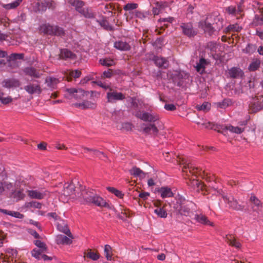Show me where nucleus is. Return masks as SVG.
<instances>
[{
  "label": "nucleus",
  "mask_w": 263,
  "mask_h": 263,
  "mask_svg": "<svg viewBox=\"0 0 263 263\" xmlns=\"http://www.w3.org/2000/svg\"><path fill=\"white\" fill-rule=\"evenodd\" d=\"M204 172L201 168L193 166L182 156V177L184 179H189L186 183L192 187L196 186L199 189L202 190L203 185L197 179V175L202 176Z\"/></svg>",
  "instance_id": "1"
},
{
  "label": "nucleus",
  "mask_w": 263,
  "mask_h": 263,
  "mask_svg": "<svg viewBox=\"0 0 263 263\" xmlns=\"http://www.w3.org/2000/svg\"><path fill=\"white\" fill-rule=\"evenodd\" d=\"M197 124L203 126L206 128L213 129L217 131L218 133H221L224 135L227 134L228 130L236 134H241L244 131L243 128H240L238 126L234 127L231 125H221L218 124H215L213 122H208L200 123H197Z\"/></svg>",
  "instance_id": "2"
},
{
  "label": "nucleus",
  "mask_w": 263,
  "mask_h": 263,
  "mask_svg": "<svg viewBox=\"0 0 263 263\" xmlns=\"http://www.w3.org/2000/svg\"><path fill=\"white\" fill-rule=\"evenodd\" d=\"M40 31L45 34L63 36L65 35L64 29L57 25L44 24L40 26Z\"/></svg>",
  "instance_id": "3"
},
{
  "label": "nucleus",
  "mask_w": 263,
  "mask_h": 263,
  "mask_svg": "<svg viewBox=\"0 0 263 263\" xmlns=\"http://www.w3.org/2000/svg\"><path fill=\"white\" fill-rule=\"evenodd\" d=\"M80 187H76L73 182L66 183L64 184L62 195L65 197L72 196V198H80L79 191Z\"/></svg>",
  "instance_id": "4"
},
{
  "label": "nucleus",
  "mask_w": 263,
  "mask_h": 263,
  "mask_svg": "<svg viewBox=\"0 0 263 263\" xmlns=\"http://www.w3.org/2000/svg\"><path fill=\"white\" fill-rule=\"evenodd\" d=\"M263 109V96H256L249 104V110L252 113L256 112Z\"/></svg>",
  "instance_id": "5"
},
{
  "label": "nucleus",
  "mask_w": 263,
  "mask_h": 263,
  "mask_svg": "<svg viewBox=\"0 0 263 263\" xmlns=\"http://www.w3.org/2000/svg\"><path fill=\"white\" fill-rule=\"evenodd\" d=\"M134 115L137 118L145 122H155L159 120V116L157 114L141 112L140 110L136 111Z\"/></svg>",
  "instance_id": "6"
},
{
  "label": "nucleus",
  "mask_w": 263,
  "mask_h": 263,
  "mask_svg": "<svg viewBox=\"0 0 263 263\" xmlns=\"http://www.w3.org/2000/svg\"><path fill=\"white\" fill-rule=\"evenodd\" d=\"M107 102L110 103H115L118 101L125 99V97L122 92H118L112 88L106 93Z\"/></svg>",
  "instance_id": "7"
},
{
  "label": "nucleus",
  "mask_w": 263,
  "mask_h": 263,
  "mask_svg": "<svg viewBox=\"0 0 263 263\" xmlns=\"http://www.w3.org/2000/svg\"><path fill=\"white\" fill-rule=\"evenodd\" d=\"M194 203L190 201H185V199L182 197V216L189 217L191 219L195 214L193 212Z\"/></svg>",
  "instance_id": "8"
},
{
  "label": "nucleus",
  "mask_w": 263,
  "mask_h": 263,
  "mask_svg": "<svg viewBox=\"0 0 263 263\" xmlns=\"http://www.w3.org/2000/svg\"><path fill=\"white\" fill-rule=\"evenodd\" d=\"M223 199L224 201L229 205V208L236 211H242L244 209V206L239 204L237 200L232 196H223Z\"/></svg>",
  "instance_id": "9"
},
{
  "label": "nucleus",
  "mask_w": 263,
  "mask_h": 263,
  "mask_svg": "<svg viewBox=\"0 0 263 263\" xmlns=\"http://www.w3.org/2000/svg\"><path fill=\"white\" fill-rule=\"evenodd\" d=\"M212 16L210 15L206 17V20L202 23H201V27L203 29L204 32L209 36L212 35L214 32L217 30L215 27L212 26L211 23Z\"/></svg>",
  "instance_id": "10"
},
{
  "label": "nucleus",
  "mask_w": 263,
  "mask_h": 263,
  "mask_svg": "<svg viewBox=\"0 0 263 263\" xmlns=\"http://www.w3.org/2000/svg\"><path fill=\"white\" fill-rule=\"evenodd\" d=\"M191 219L195 220L196 222L203 225L214 226L213 223L211 222L208 218L202 213H195Z\"/></svg>",
  "instance_id": "11"
},
{
  "label": "nucleus",
  "mask_w": 263,
  "mask_h": 263,
  "mask_svg": "<svg viewBox=\"0 0 263 263\" xmlns=\"http://www.w3.org/2000/svg\"><path fill=\"white\" fill-rule=\"evenodd\" d=\"M2 86L8 89L18 87L21 85L20 81L14 78L4 80L2 82Z\"/></svg>",
  "instance_id": "12"
},
{
  "label": "nucleus",
  "mask_w": 263,
  "mask_h": 263,
  "mask_svg": "<svg viewBox=\"0 0 263 263\" xmlns=\"http://www.w3.org/2000/svg\"><path fill=\"white\" fill-rule=\"evenodd\" d=\"M66 91L70 95H72L73 97L76 99H80L83 98L85 95L88 93L87 92L84 91L81 88H66Z\"/></svg>",
  "instance_id": "13"
},
{
  "label": "nucleus",
  "mask_w": 263,
  "mask_h": 263,
  "mask_svg": "<svg viewBox=\"0 0 263 263\" xmlns=\"http://www.w3.org/2000/svg\"><path fill=\"white\" fill-rule=\"evenodd\" d=\"M58 230L67 235L71 239L73 238V235L70 232L67 223L63 220H60L57 223Z\"/></svg>",
  "instance_id": "14"
},
{
  "label": "nucleus",
  "mask_w": 263,
  "mask_h": 263,
  "mask_svg": "<svg viewBox=\"0 0 263 263\" xmlns=\"http://www.w3.org/2000/svg\"><path fill=\"white\" fill-rule=\"evenodd\" d=\"M90 203H92L96 206H98L100 208H109V205L108 203L106 201V200L96 194H95L93 197V199H92Z\"/></svg>",
  "instance_id": "15"
},
{
  "label": "nucleus",
  "mask_w": 263,
  "mask_h": 263,
  "mask_svg": "<svg viewBox=\"0 0 263 263\" xmlns=\"http://www.w3.org/2000/svg\"><path fill=\"white\" fill-rule=\"evenodd\" d=\"M229 77L232 79H240L243 75V71L239 67H233L228 70Z\"/></svg>",
  "instance_id": "16"
},
{
  "label": "nucleus",
  "mask_w": 263,
  "mask_h": 263,
  "mask_svg": "<svg viewBox=\"0 0 263 263\" xmlns=\"http://www.w3.org/2000/svg\"><path fill=\"white\" fill-rule=\"evenodd\" d=\"M36 5L39 11H44L47 8L49 9H54L55 8V3L52 0H44L41 3H37Z\"/></svg>",
  "instance_id": "17"
},
{
  "label": "nucleus",
  "mask_w": 263,
  "mask_h": 263,
  "mask_svg": "<svg viewBox=\"0 0 263 263\" xmlns=\"http://www.w3.org/2000/svg\"><path fill=\"white\" fill-rule=\"evenodd\" d=\"M143 125L144 126V127H142L143 133L154 136H156L158 134L159 130L154 124H143Z\"/></svg>",
  "instance_id": "18"
},
{
  "label": "nucleus",
  "mask_w": 263,
  "mask_h": 263,
  "mask_svg": "<svg viewBox=\"0 0 263 263\" xmlns=\"http://www.w3.org/2000/svg\"><path fill=\"white\" fill-rule=\"evenodd\" d=\"M24 89L29 94H40L42 92V88L39 84L34 85L29 83L24 87Z\"/></svg>",
  "instance_id": "19"
},
{
  "label": "nucleus",
  "mask_w": 263,
  "mask_h": 263,
  "mask_svg": "<svg viewBox=\"0 0 263 263\" xmlns=\"http://www.w3.org/2000/svg\"><path fill=\"white\" fill-rule=\"evenodd\" d=\"M25 74L34 78H40L42 75L39 71L33 67H27L23 69Z\"/></svg>",
  "instance_id": "20"
},
{
  "label": "nucleus",
  "mask_w": 263,
  "mask_h": 263,
  "mask_svg": "<svg viewBox=\"0 0 263 263\" xmlns=\"http://www.w3.org/2000/svg\"><path fill=\"white\" fill-rule=\"evenodd\" d=\"M153 61L156 65L159 68L166 69L168 66V61L164 58L155 56L153 58Z\"/></svg>",
  "instance_id": "21"
},
{
  "label": "nucleus",
  "mask_w": 263,
  "mask_h": 263,
  "mask_svg": "<svg viewBox=\"0 0 263 263\" xmlns=\"http://www.w3.org/2000/svg\"><path fill=\"white\" fill-rule=\"evenodd\" d=\"M182 29L183 33L189 37L194 36L197 34L191 24H184L182 25Z\"/></svg>",
  "instance_id": "22"
},
{
  "label": "nucleus",
  "mask_w": 263,
  "mask_h": 263,
  "mask_svg": "<svg viewBox=\"0 0 263 263\" xmlns=\"http://www.w3.org/2000/svg\"><path fill=\"white\" fill-rule=\"evenodd\" d=\"M95 194V193L86 190H82L81 193H79V195H81L80 198H82L86 203H90Z\"/></svg>",
  "instance_id": "23"
},
{
  "label": "nucleus",
  "mask_w": 263,
  "mask_h": 263,
  "mask_svg": "<svg viewBox=\"0 0 263 263\" xmlns=\"http://www.w3.org/2000/svg\"><path fill=\"white\" fill-rule=\"evenodd\" d=\"M73 105L76 107H79L83 109H94L96 107V104L89 101H85L81 103H74Z\"/></svg>",
  "instance_id": "24"
},
{
  "label": "nucleus",
  "mask_w": 263,
  "mask_h": 263,
  "mask_svg": "<svg viewBox=\"0 0 263 263\" xmlns=\"http://www.w3.org/2000/svg\"><path fill=\"white\" fill-rule=\"evenodd\" d=\"M76 58V55L73 53L71 51L67 49H62L61 50L60 53L59 54V59L62 60H67L68 59H74Z\"/></svg>",
  "instance_id": "25"
},
{
  "label": "nucleus",
  "mask_w": 263,
  "mask_h": 263,
  "mask_svg": "<svg viewBox=\"0 0 263 263\" xmlns=\"http://www.w3.org/2000/svg\"><path fill=\"white\" fill-rule=\"evenodd\" d=\"M69 238L64 235H58L55 238V242L58 245H70L72 241L71 238Z\"/></svg>",
  "instance_id": "26"
},
{
  "label": "nucleus",
  "mask_w": 263,
  "mask_h": 263,
  "mask_svg": "<svg viewBox=\"0 0 263 263\" xmlns=\"http://www.w3.org/2000/svg\"><path fill=\"white\" fill-rule=\"evenodd\" d=\"M250 201L254 205L252 206L254 211L257 212L262 207L260 201L254 195L252 194L250 198Z\"/></svg>",
  "instance_id": "27"
},
{
  "label": "nucleus",
  "mask_w": 263,
  "mask_h": 263,
  "mask_svg": "<svg viewBox=\"0 0 263 263\" xmlns=\"http://www.w3.org/2000/svg\"><path fill=\"white\" fill-rule=\"evenodd\" d=\"M156 191L160 193L161 196L163 198L170 197L173 196L170 188L168 187H162L161 188H158Z\"/></svg>",
  "instance_id": "28"
},
{
  "label": "nucleus",
  "mask_w": 263,
  "mask_h": 263,
  "mask_svg": "<svg viewBox=\"0 0 263 263\" xmlns=\"http://www.w3.org/2000/svg\"><path fill=\"white\" fill-rule=\"evenodd\" d=\"M212 19H213V25H214L215 28L219 31L223 27V20L219 15H212Z\"/></svg>",
  "instance_id": "29"
},
{
  "label": "nucleus",
  "mask_w": 263,
  "mask_h": 263,
  "mask_svg": "<svg viewBox=\"0 0 263 263\" xmlns=\"http://www.w3.org/2000/svg\"><path fill=\"white\" fill-rule=\"evenodd\" d=\"M114 46L117 49L123 51H128L130 49V46L127 43L123 41L115 42Z\"/></svg>",
  "instance_id": "30"
},
{
  "label": "nucleus",
  "mask_w": 263,
  "mask_h": 263,
  "mask_svg": "<svg viewBox=\"0 0 263 263\" xmlns=\"http://www.w3.org/2000/svg\"><path fill=\"white\" fill-rule=\"evenodd\" d=\"M129 172L131 175L141 178L145 177L146 174L140 168L136 166L133 167L130 170H129Z\"/></svg>",
  "instance_id": "31"
},
{
  "label": "nucleus",
  "mask_w": 263,
  "mask_h": 263,
  "mask_svg": "<svg viewBox=\"0 0 263 263\" xmlns=\"http://www.w3.org/2000/svg\"><path fill=\"white\" fill-rule=\"evenodd\" d=\"M59 81L58 79L53 77H47L45 79V83L47 86L51 88L55 89Z\"/></svg>",
  "instance_id": "32"
},
{
  "label": "nucleus",
  "mask_w": 263,
  "mask_h": 263,
  "mask_svg": "<svg viewBox=\"0 0 263 263\" xmlns=\"http://www.w3.org/2000/svg\"><path fill=\"white\" fill-rule=\"evenodd\" d=\"M208 64L207 61L201 58L199 59V62L197 63V65L196 66V70L198 72L203 71H204L205 66Z\"/></svg>",
  "instance_id": "33"
},
{
  "label": "nucleus",
  "mask_w": 263,
  "mask_h": 263,
  "mask_svg": "<svg viewBox=\"0 0 263 263\" xmlns=\"http://www.w3.org/2000/svg\"><path fill=\"white\" fill-rule=\"evenodd\" d=\"M5 93L0 89V102L4 105H7L11 103L13 99L10 96L5 97Z\"/></svg>",
  "instance_id": "34"
},
{
  "label": "nucleus",
  "mask_w": 263,
  "mask_h": 263,
  "mask_svg": "<svg viewBox=\"0 0 263 263\" xmlns=\"http://www.w3.org/2000/svg\"><path fill=\"white\" fill-rule=\"evenodd\" d=\"M241 29V27H239L237 24H230L227 27L223 32L228 33L230 32H239Z\"/></svg>",
  "instance_id": "35"
},
{
  "label": "nucleus",
  "mask_w": 263,
  "mask_h": 263,
  "mask_svg": "<svg viewBox=\"0 0 263 263\" xmlns=\"http://www.w3.org/2000/svg\"><path fill=\"white\" fill-rule=\"evenodd\" d=\"M216 104L218 107L225 109L232 104V101L231 99L226 98L221 102H217Z\"/></svg>",
  "instance_id": "36"
},
{
  "label": "nucleus",
  "mask_w": 263,
  "mask_h": 263,
  "mask_svg": "<svg viewBox=\"0 0 263 263\" xmlns=\"http://www.w3.org/2000/svg\"><path fill=\"white\" fill-rule=\"evenodd\" d=\"M0 212L5 214L9 215H10L13 217H16L17 218H20V219H22L24 217V215L21 214L20 213H19L18 212L11 211H8L7 210L2 209H0Z\"/></svg>",
  "instance_id": "37"
},
{
  "label": "nucleus",
  "mask_w": 263,
  "mask_h": 263,
  "mask_svg": "<svg viewBox=\"0 0 263 263\" xmlns=\"http://www.w3.org/2000/svg\"><path fill=\"white\" fill-rule=\"evenodd\" d=\"M81 14L86 18H92L95 17V14L92 10L89 8H84L80 12Z\"/></svg>",
  "instance_id": "38"
},
{
  "label": "nucleus",
  "mask_w": 263,
  "mask_h": 263,
  "mask_svg": "<svg viewBox=\"0 0 263 263\" xmlns=\"http://www.w3.org/2000/svg\"><path fill=\"white\" fill-rule=\"evenodd\" d=\"M205 48L211 51L212 55L216 53L217 49V44L216 42L211 41L206 43Z\"/></svg>",
  "instance_id": "39"
},
{
  "label": "nucleus",
  "mask_w": 263,
  "mask_h": 263,
  "mask_svg": "<svg viewBox=\"0 0 263 263\" xmlns=\"http://www.w3.org/2000/svg\"><path fill=\"white\" fill-rule=\"evenodd\" d=\"M29 196L32 198L41 199H43L45 196V194L41 193L36 190L30 191L28 194Z\"/></svg>",
  "instance_id": "40"
},
{
  "label": "nucleus",
  "mask_w": 263,
  "mask_h": 263,
  "mask_svg": "<svg viewBox=\"0 0 263 263\" xmlns=\"http://www.w3.org/2000/svg\"><path fill=\"white\" fill-rule=\"evenodd\" d=\"M226 241L230 245L233 246L237 249H239L241 247L240 243L237 241L236 239H233V237L231 235L227 237Z\"/></svg>",
  "instance_id": "41"
},
{
  "label": "nucleus",
  "mask_w": 263,
  "mask_h": 263,
  "mask_svg": "<svg viewBox=\"0 0 263 263\" xmlns=\"http://www.w3.org/2000/svg\"><path fill=\"white\" fill-rule=\"evenodd\" d=\"M72 6H74L76 8V10L80 13L82 10L84 8L83 6H84V3L82 1L79 0H74L71 3Z\"/></svg>",
  "instance_id": "42"
},
{
  "label": "nucleus",
  "mask_w": 263,
  "mask_h": 263,
  "mask_svg": "<svg viewBox=\"0 0 263 263\" xmlns=\"http://www.w3.org/2000/svg\"><path fill=\"white\" fill-rule=\"evenodd\" d=\"M260 65V60L256 59L250 64L248 69L250 71H255L259 67Z\"/></svg>",
  "instance_id": "43"
},
{
  "label": "nucleus",
  "mask_w": 263,
  "mask_h": 263,
  "mask_svg": "<svg viewBox=\"0 0 263 263\" xmlns=\"http://www.w3.org/2000/svg\"><path fill=\"white\" fill-rule=\"evenodd\" d=\"M257 46L256 45L249 43L245 49H243V52L249 54H251L255 52Z\"/></svg>",
  "instance_id": "44"
},
{
  "label": "nucleus",
  "mask_w": 263,
  "mask_h": 263,
  "mask_svg": "<svg viewBox=\"0 0 263 263\" xmlns=\"http://www.w3.org/2000/svg\"><path fill=\"white\" fill-rule=\"evenodd\" d=\"M25 196L23 191L21 190H15L11 193L10 197L16 200H20L23 199Z\"/></svg>",
  "instance_id": "45"
},
{
  "label": "nucleus",
  "mask_w": 263,
  "mask_h": 263,
  "mask_svg": "<svg viewBox=\"0 0 263 263\" xmlns=\"http://www.w3.org/2000/svg\"><path fill=\"white\" fill-rule=\"evenodd\" d=\"M211 108V104L208 102H204L202 104H198L196 108L199 111H207Z\"/></svg>",
  "instance_id": "46"
},
{
  "label": "nucleus",
  "mask_w": 263,
  "mask_h": 263,
  "mask_svg": "<svg viewBox=\"0 0 263 263\" xmlns=\"http://www.w3.org/2000/svg\"><path fill=\"white\" fill-rule=\"evenodd\" d=\"M225 12L232 16H236L239 14L236 10V7L234 6H230L224 8Z\"/></svg>",
  "instance_id": "47"
},
{
  "label": "nucleus",
  "mask_w": 263,
  "mask_h": 263,
  "mask_svg": "<svg viewBox=\"0 0 263 263\" xmlns=\"http://www.w3.org/2000/svg\"><path fill=\"white\" fill-rule=\"evenodd\" d=\"M253 24L255 26L263 25V13L261 15L256 14L253 21Z\"/></svg>",
  "instance_id": "48"
},
{
  "label": "nucleus",
  "mask_w": 263,
  "mask_h": 263,
  "mask_svg": "<svg viewBox=\"0 0 263 263\" xmlns=\"http://www.w3.org/2000/svg\"><path fill=\"white\" fill-rule=\"evenodd\" d=\"M107 190L110 193L115 194L117 197L119 198H122L123 197L124 194H122L120 191L116 189L115 187H107Z\"/></svg>",
  "instance_id": "49"
},
{
  "label": "nucleus",
  "mask_w": 263,
  "mask_h": 263,
  "mask_svg": "<svg viewBox=\"0 0 263 263\" xmlns=\"http://www.w3.org/2000/svg\"><path fill=\"white\" fill-rule=\"evenodd\" d=\"M104 253L105 257L108 260H111V248L108 245H106L104 247Z\"/></svg>",
  "instance_id": "50"
},
{
  "label": "nucleus",
  "mask_w": 263,
  "mask_h": 263,
  "mask_svg": "<svg viewBox=\"0 0 263 263\" xmlns=\"http://www.w3.org/2000/svg\"><path fill=\"white\" fill-rule=\"evenodd\" d=\"M22 0H16V1L8 4H5L3 6L4 8L6 9H14L16 8L22 2Z\"/></svg>",
  "instance_id": "51"
},
{
  "label": "nucleus",
  "mask_w": 263,
  "mask_h": 263,
  "mask_svg": "<svg viewBox=\"0 0 263 263\" xmlns=\"http://www.w3.org/2000/svg\"><path fill=\"white\" fill-rule=\"evenodd\" d=\"M154 212L161 218H166L167 214L166 211L162 208H157L154 210Z\"/></svg>",
  "instance_id": "52"
},
{
  "label": "nucleus",
  "mask_w": 263,
  "mask_h": 263,
  "mask_svg": "<svg viewBox=\"0 0 263 263\" xmlns=\"http://www.w3.org/2000/svg\"><path fill=\"white\" fill-rule=\"evenodd\" d=\"M99 24L101 27L106 30H112V27L110 25L109 23L106 20H103L100 21H98Z\"/></svg>",
  "instance_id": "53"
},
{
  "label": "nucleus",
  "mask_w": 263,
  "mask_h": 263,
  "mask_svg": "<svg viewBox=\"0 0 263 263\" xmlns=\"http://www.w3.org/2000/svg\"><path fill=\"white\" fill-rule=\"evenodd\" d=\"M46 251H42V250H36L35 249H33L31 251V255L33 257L36 258L38 260L41 259L42 253L46 252Z\"/></svg>",
  "instance_id": "54"
},
{
  "label": "nucleus",
  "mask_w": 263,
  "mask_h": 263,
  "mask_svg": "<svg viewBox=\"0 0 263 263\" xmlns=\"http://www.w3.org/2000/svg\"><path fill=\"white\" fill-rule=\"evenodd\" d=\"M85 254L88 258H89L93 260H98L100 257L99 254L92 252L91 250H88V252L85 253Z\"/></svg>",
  "instance_id": "55"
},
{
  "label": "nucleus",
  "mask_w": 263,
  "mask_h": 263,
  "mask_svg": "<svg viewBox=\"0 0 263 263\" xmlns=\"http://www.w3.org/2000/svg\"><path fill=\"white\" fill-rule=\"evenodd\" d=\"M99 62L101 65L107 67L111 66L114 64V61L109 59H100Z\"/></svg>",
  "instance_id": "56"
},
{
  "label": "nucleus",
  "mask_w": 263,
  "mask_h": 263,
  "mask_svg": "<svg viewBox=\"0 0 263 263\" xmlns=\"http://www.w3.org/2000/svg\"><path fill=\"white\" fill-rule=\"evenodd\" d=\"M34 243L40 250H42V251H47V247L44 242L39 240H36L34 241Z\"/></svg>",
  "instance_id": "57"
},
{
  "label": "nucleus",
  "mask_w": 263,
  "mask_h": 263,
  "mask_svg": "<svg viewBox=\"0 0 263 263\" xmlns=\"http://www.w3.org/2000/svg\"><path fill=\"white\" fill-rule=\"evenodd\" d=\"M261 5H262V3L256 1H253L252 4L254 9H257L259 11V13H263V8L260 7Z\"/></svg>",
  "instance_id": "58"
},
{
  "label": "nucleus",
  "mask_w": 263,
  "mask_h": 263,
  "mask_svg": "<svg viewBox=\"0 0 263 263\" xmlns=\"http://www.w3.org/2000/svg\"><path fill=\"white\" fill-rule=\"evenodd\" d=\"M138 7V4L136 3H128L124 6V9L125 11H130L134 10Z\"/></svg>",
  "instance_id": "59"
},
{
  "label": "nucleus",
  "mask_w": 263,
  "mask_h": 263,
  "mask_svg": "<svg viewBox=\"0 0 263 263\" xmlns=\"http://www.w3.org/2000/svg\"><path fill=\"white\" fill-rule=\"evenodd\" d=\"M128 101L130 102L131 107L134 109H137L138 107V104L135 97H129Z\"/></svg>",
  "instance_id": "60"
},
{
  "label": "nucleus",
  "mask_w": 263,
  "mask_h": 263,
  "mask_svg": "<svg viewBox=\"0 0 263 263\" xmlns=\"http://www.w3.org/2000/svg\"><path fill=\"white\" fill-rule=\"evenodd\" d=\"M24 55L23 53H12L10 56L11 60H15L17 59H23Z\"/></svg>",
  "instance_id": "61"
},
{
  "label": "nucleus",
  "mask_w": 263,
  "mask_h": 263,
  "mask_svg": "<svg viewBox=\"0 0 263 263\" xmlns=\"http://www.w3.org/2000/svg\"><path fill=\"white\" fill-rule=\"evenodd\" d=\"M147 14L148 13L147 12L144 13L139 11H137L135 12L136 17L141 20H143L144 18H145Z\"/></svg>",
  "instance_id": "62"
},
{
  "label": "nucleus",
  "mask_w": 263,
  "mask_h": 263,
  "mask_svg": "<svg viewBox=\"0 0 263 263\" xmlns=\"http://www.w3.org/2000/svg\"><path fill=\"white\" fill-rule=\"evenodd\" d=\"M81 72L80 71L78 70H76L74 71H72L70 72L69 74L71 77H72L74 78H78L80 77Z\"/></svg>",
  "instance_id": "63"
},
{
  "label": "nucleus",
  "mask_w": 263,
  "mask_h": 263,
  "mask_svg": "<svg viewBox=\"0 0 263 263\" xmlns=\"http://www.w3.org/2000/svg\"><path fill=\"white\" fill-rule=\"evenodd\" d=\"M112 76V73L111 72V69H108L107 71H105L103 73V76H102L103 78H110Z\"/></svg>",
  "instance_id": "64"
}]
</instances>
